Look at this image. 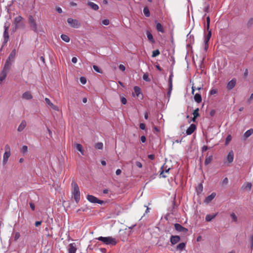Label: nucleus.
Returning <instances> with one entry per match:
<instances>
[{
	"label": "nucleus",
	"mask_w": 253,
	"mask_h": 253,
	"mask_svg": "<svg viewBox=\"0 0 253 253\" xmlns=\"http://www.w3.org/2000/svg\"><path fill=\"white\" fill-rule=\"evenodd\" d=\"M211 36V31H209L207 35L205 37L204 39V43L205 44V50H207L208 48V42Z\"/></svg>",
	"instance_id": "ddd939ff"
},
{
	"label": "nucleus",
	"mask_w": 253,
	"mask_h": 253,
	"mask_svg": "<svg viewBox=\"0 0 253 253\" xmlns=\"http://www.w3.org/2000/svg\"><path fill=\"white\" fill-rule=\"evenodd\" d=\"M139 127H140V128L142 130H144L145 129V125L143 123H140V125H139Z\"/></svg>",
	"instance_id": "4d7b16f0"
},
{
	"label": "nucleus",
	"mask_w": 253,
	"mask_h": 253,
	"mask_svg": "<svg viewBox=\"0 0 253 253\" xmlns=\"http://www.w3.org/2000/svg\"><path fill=\"white\" fill-rule=\"evenodd\" d=\"M217 93V90L215 89H212L210 91V95H214Z\"/></svg>",
	"instance_id": "603ef678"
},
{
	"label": "nucleus",
	"mask_w": 253,
	"mask_h": 253,
	"mask_svg": "<svg viewBox=\"0 0 253 253\" xmlns=\"http://www.w3.org/2000/svg\"><path fill=\"white\" fill-rule=\"evenodd\" d=\"M27 126V123L25 120H23L21 124L19 125L17 130L19 132H21L24 130Z\"/></svg>",
	"instance_id": "a211bd4d"
},
{
	"label": "nucleus",
	"mask_w": 253,
	"mask_h": 253,
	"mask_svg": "<svg viewBox=\"0 0 253 253\" xmlns=\"http://www.w3.org/2000/svg\"><path fill=\"white\" fill-rule=\"evenodd\" d=\"M80 81L83 84H84L86 83V79L85 77H81L80 79Z\"/></svg>",
	"instance_id": "09e8293b"
},
{
	"label": "nucleus",
	"mask_w": 253,
	"mask_h": 253,
	"mask_svg": "<svg viewBox=\"0 0 253 253\" xmlns=\"http://www.w3.org/2000/svg\"><path fill=\"white\" fill-rule=\"evenodd\" d=\"M212 160V155H211V156L207 157L205 161V165H209L210 163H211Z\"/></svg>",
	"instance_id": "2f4dec72"
},
{
	"label": "nucleus",
	"mask_w": 253,
	"mask_h": 253,
	"mask_svg": "<svg viewBox=\"0 0 253 253\" xmlns=\"http://www.w3.org/2000/svg\"><path fill=\"white\" fill-rule=\"evenodd\" d=\"M119 68L122 71H124L126 69L125 66L122 64H120L119 66Z\"/></svg>",
	"instance_id": "6e6d98bb"
},
{
	"label": "nucleus",
	"mask_w": 253,
	"mask_h": 253,
	"mask_svg": "<svg viewBox=\"0 0 253 253\" xmlns=\"http://www.w3.org/2000/svg\"><path fill=\"white\" fill-rule=\"evenodd\" d=\"M173 73L172 72H171L170 75H169V90L167 93V95H170L171 93V90L172 89V77H173Z\"/></svg>",
	"instance_id": "9d476101"
},
{
	"label": "nucleus",
	"mask_w": 253,
	"mask_h": 253,
	"mask_svg": "<svg viewBox=\"0 0 253 253\" xmlns=\"http://www.w3.org/2000/svg\"><path fill=\"white\" fill-rule=\"evenodd\" d=\"M206 20H207V27L206 28H207L208 32H209V31H211V30H210V18L209 16L207 17Z\"/></svg>",
	"instance_id": "e433bc0d"
},
{
	"label": "nucleus",
	"mask_w": 253,
	"mask_h": 253,
	"mask_svg": "<svg viewBox=\"0 0 253 253\" xmlns=\"http://www.w3.org/2000/svg\"><path fill=\"white\" fill-rule=\"evenodd\" d=\"M228 182V179L227 177L225 178L222 182V185H226Z\"/></svg>",
	"instance_id": "864d4df0"
},
{
	"label": "nucleus",
	"mask_w": 253,
	"mask_h": 253,
	"mask_svg": "<svg viewBox=\"0 0 253 253\" xmlns=\"http://www.w3.org/2000/svg\"><path fill=\"white\" fill-rule=\"evenodd\" d=\"M96 239L102 242L104 244L107 245L115 246L117 243L116 239L111 236L105 237L100 236L97 238Z\"/></svg>",
	"instance_id": "f03ea898"
},
{
	"label": "nucleus",
	"mask_w": 253,
	"mask_h": 253,
	"mask_svg": "<svg viewBox=\"0 0 253 253\" xmlns=\"http://www.w3.org/2000/svg\"><path fill=\"white\" fill-rule=\"evenodd\" d=\"M4 31L3 32V38H4V41L3 43L6 44L8 40H9V34H8V29H9V26H6V25L4 26Z\"/></svg>",
	"instance_id": "1a4fd4ad"
},
{
	"label": "nucleus",
	"mask_w": 253,
	"mask_h": 253,
	"mask_svg": "<svg viewBox=\"0 0 253 253\" xmlns=\"http://www.w3.org/2000/svg\"><path fill=\"white\" fill-rule=\"evenodd\" d=\"M143 13H144V15L146 17H149L150 16V11H149V9H148V8L147 7H145L143 8Z\"/></svg>",
	"instance_id": "c756f323"
},
{
	"label": "nucleus",
	"mask_w": 253,
	"mask_h": 253,
	"mask_svg": "<svg viewBox=\"0 0 253 253\" xmlns=\"http://www.w3.org/2000/svg\"><path fill=\"white\" fill-rule=\"evenodd\" d=\"M148 157L149 159L153 160L155 159V156L154 154H150L148 156Z\"/></svg>",
	"instance_id": "13d9d810"
},
{
	"label": "nucleus",
	"mask_w": 253,
	"mask_h": 253,
	"mask_svg": "<svg viewBox=\"0 0 253 253\" xmlns=\"http://www.w3.org/2000/svg\"><path fill=\"white\" fill-rule=\"evenodd\" d=\"M30 208H31V209L33 210V211H34L35 209V205L34 203H30Z\"/></svg>",
	"instance_id": "e2e57ef3"
},
{
	"label": "nucleus",
	"mask_w": 253,
	"mask_h": 253,
	"mask_svg": "<svg viewBox=\"0 0 253 253\" xmlns=\"http://www.w3.org/2000/svg\"><path fill=\"white\" fill-rule=\"evenodd\" d=\"M86 198L88 201L92 203H98L99 204H102L104 203L103 201L98 199L93 195H88Z\"/></svg>",
	"instance_id": "6e6552de"
},
{
	"label": "nucleus",
	"mask_w": 253,
	"mask_h": 253,
	"mask_svg": "<svg viewBox=\"0 0 253 253\" xmlns=\"http://www.w3.org/2000/svg\"><path fill=\"white\" fill-rule=\"evenodd\" d=\"M227 160L229 163H232L234 160V153L232 151H230L227 157Z\"/></svg>",
	"instance_id": "b1692460"
},
{
	"label": "nucleus",
	"mask_w": 253,
	"mask_h": 253,
	"mask_svg": "<svg viewBox=\"0 0 253 253\" xmlns=\"http://www.w3.org/2000/svg\"><path fill=\"white\" fill-rule=\"evenodd\" d=\"M217 214H207L206 216V220L207 221H211L212 219H213L216 216Z\"/></svg>",
	"instance_id": "cd10ccee"
},
{
	"label": "nucleus",
	"mask_w": 253,
	"mask_h": 253,
	"mask_svg": "<svg viewBox=\"0 0 253 253\" xmlns=\"http://www.w3.org/2000/svg\"><path fill=\"white\" fill-rule=\"evenodd\" d=\"M95 148L97 149L102 150L103 148V144L102 142H98L95 144Z\"/></svg>",
	"instance_id": "72a5a7b5"
},
{
	"label": "nucleus",
	"mask_w": 253,
	"mask_h": 253,
	"mask_svg": "<svg viewBox=\"0 0 253 253\" xmlns=\"http://www.w3.org/2000/svg\"><path fill=\"white\" fill-rule=\"evenodd\" d=\"M88 5L92 9L97 10L99 9V6L97 4L94 3L93 2L89 1L87 3Z\"/></svg>",
	"instance_id": "a878e982"
},
{
	"label": "nucleus",
	"mask_w": 253,
	"mask_h": 253,
	"mask_svg": "<svg viewBox=\"0 0 253 253\" xmlns=\"http://www.w3.org/2000/svg\"><path fill=\"white\" fill-rule=\"evenodd\" d=\"M143 79L148 82H150L151 81V80L150 78L149 77V76L147 74H144L143 76Z\"/></svg>",
	"instance_id": "ea45409f"
},
{
	"label": "nucleus",
	"mask_w": 253,
	"mask_h": 253,
	"mask_svg": "<svg viewBox=\"0 0 253 253\" xmlns=\"http://www.w3.org/2000/svg\"><path fill=\"white\" fill-rule=\"evenodd\" d=\"M140 139L142 143L145 142V141L146 140V137L144 135L141 136Z\"/></svg>",
	"instance_id": "680f3d73"
},
{
	"label": "nucleus",
	"mask_w": 253,
	"mask_h": 253,
	"mask_svg": "<svg viewBox=\"0 0 253 253\" xmlns=\"http://www.w3.org/2000/svg\"><path fill=\"white\" fill-rule=\"evenodd\" d=\"M196 128V126L194 124H191L186 130V134L190 135L193 133Z\"/></svg>",
	"instance_id": "f3484780"
},
{
	"label": "nucleus",
	"mask_w": 253,
	"mask_h": 253,
	"mask_svg": "<svg viewBox=\"0 0 253 253\" xmlns=\"http://www.w3.org/2000/svg\"><path fill=\"white\" fill-rule=\"evenodd\" d=\"M77 58L75 57H74L72 59V62L74 63H76L77 62Z\"/></svg>",
	"instance_id": "774afa93"
},
{
	"label": "nucleus",
	"mask_w": 253,
	"mask_h": 253,
	"mask_svg": "<svg viewBox=\"0 0 253 253\" xmlns=\"http://www.w3.org/2000/svg\"><path fill=\"white\" fill-rule=\"evenodd\" d=\"M109 20L108 19H104L102 21V24L104 25H108L109 24Z\"/></svg>",
	"instance_id": "3c124183"
},
{
	"label": "nucleus",
	"mask_w": 253,
	"mask_h": 253,
	"mask_svg": "<svg viewBox=\"0 0 253 253\" xmlns=\"http://www.w3.org/2000/svg\"><path fill=\"white\" fill-rule=\"evenodd\" d=\"M247 24L248 27H251L253 25V18H251L249 19Z\"/></svg>",
	"instance_id": "c03bdc74"
},
{
	"label": "nucleus",
	"mask_w": 253,
	"mask_h": 253,
	"mask_svg": "<svg viewBox=\"0 0 253 253\" xmlns=\"http://www.w3.org/2000/svg\"><path fill=\"white\" fill-rule=\"evenodd\" d=\"M174 227L176 231L179 232L186 233L188 229L178 223L174 224Z\"/></svg>",
	"instance_id": "9b49d317"
},
{
	"label": "nucleus",
	"mask_w": 253,
	"mask_h": 253,
	"mask_svg": "<svg viewBox=\"0 0 253 253\" xmlns=\"http://www.w3.org/2000/svg\"><path fill=\"white\" fill-rule=\"evenodd\" d=\"M135 165L137 167L139 168H141L142 167V165L140 162H136L135 163Z\"/></svg>",
	"instance_id": "bf43d9fd"
},
{
	"label": "nucleus",
	"mask_w": 253,
	"mask_h": 253,
	"mask_svg": "<svg viewBox=\"0 0 253 253\" xmlns=\"http://www.w3.org/2000/svg\"><path fill=\"white\" fill-rule=\"evenodd\" d=\"M185 247V244L184 243H181L179 244H178L177 246V250L182 251L183 249H184Z\"/></svg>",
	"instance_id": "f704fd0d"
},
{
	"label": "nucleus",
	"mask_w": 253,
	"mask_h": 253,
	"mask_svg": "<svg viewBox=\"0 0 253 253\" xmlns=\"http://www.w3.org/2000/svg\"><path fill=\"white\" fill-rule=\"evenodd\" d=\"M253 133V129H250L248 130L245 132V133L243 135V137L244 139H247L249 136H250Z\"/></svg>",
	"instance_id": "393cba45"
},
{
	"label": "nucleus",
	"mask_w": 253,
	"mask_h": 253,
	"mask_svg": "<svg viewBox=\"0 0 253 253\" xmlns=\"http://www.w3.org/2000/svg\"><path fill=\"white\" fill-rule=\"evenodd\" d=\"M13 24L14 25V31H16L18 29H23L25 27L24 19L20 15L14 18Z\"/></svg>",
	"instance_id": "f257e3e1"
},
{
	"label": "nucleus",
	"mask_w": 253,
	"mask_h": 253,
	"mask_svg": "<svg viewBox=\"0 0 253 253\" xmlns=\"http://www.w3.org/2000/svg\"><path fill=\"white\" fill-rule=\"evenodd\" d=\"M199 111V108H196L195 110H194V111L193 112V115L195 117V118H197L200 116Z\"/></svg>",
	"instance_id": "4c0bfd02"
},
{
	"label": "nucleus",
	"mask_w": 253,
	"mask_h": 253,
	"mask_svg": "<svg viewBox=\"0 0 253 253\" xmlns=\"http://www.w3.org/2000/svg\"><path fill=\"white\" fill-rule=\"evenodd\" d=\"M231 139H232V136L230 134H229L226 138L225 144L226 145H228L229 144V143L230 142V141L231 140Z\"/></svg>",
	"instance_id": "58836bf2"
},
{
	"label": "nucleus",
	"mask_w": 253,
	"mask_h": 253,
	"mask_svg": "<svg viewBox=\"0 0 253 253\" xmlns=\"http://www.w3.org/2000/svg\"><path fill=\"white\" fill-rule=\"evenodd\" d=\"M4 149H5V152H4V153L3 154V165H5L7 163V162L8 161V159L10 157V155H11L10 148V146L8 144H6L5 146Z\"/></svg>",
	"instance_id": "39448f33"
},
{
	"label": "nucleus",
	"mask_w": 253,
	"mask_h": 253,
	"mask_svg": "<svg viewBox=\"0 0 253 253\" xmlns=\"http://www.w3.org/2000/svg\"><path fill=\"white\" fill-rule=\"evenodd\" d=\"M20 237V234L19 232H17L14 234V240L16 241Z\"/></svg>",
	"instance_id": "a18cd8bd"
},
{
	"label": "nucleus",
	"mask_w": 253,
	"mask_h": 253,
	"mask_svg": "<svg viewBox=\"0 0 253 253\" xmlns=\"http://www.w3.org/2000/svg\"><path fill=\"white\" fill-rule=\"evenodd\" d=\"M146 34L148 39L150 42L154 43L155 42V41L154 40L153 35L149 31H147Z\"/></svg>",
	"instance_id": "473e14b6"
},
{
	"label": "nucleus",
	"mask_w": 253,
	"mask_h": 253,
	"mask_svg": "<svg viewBox=\"0 0 253 253\" xmlns=\"http://www.w3.org/2000/svg\"><path fill=\"white\" fill-rule=\"evenodd\" d=\"M7 72L2 71L0 76V81L2 82L6 77Z\"/></svg>",
	"instance_id": "c85d7f7f"
},
{
	"label": "nucleus",
	"mask_w": 253,
	"mask_h": 253,
	"mask_svg": "<svg viewBox=\"0 0 253 253\" xmlns=\"http://www.w3.org/2000/svg\"><path fill=\"white\" fill-rule=\"evenodd\" d=\"M194 100L197 103H200L202 101L201 96H194Z\"/></svg>",
	"instance_id": "79ce46f5"
},
{
	"label": "nucleus",
	"mask_w": 253,
	"mask_h": 253,
	"mask_svg": "<svg viewBox=\"0 0 253 253\" xmlns=\"http://www.w3.org/2000/svg\"><path fill=\"white\" fill-rule=\"evenodd\" d=\"M77 251L76 244L75 243L70 244L68 248L69 253H76Z\"/></svg>",
	"instance_id": "dca6fc26"
},
{
	"label": "nucleus",
	"mask_w": 253,
	"mask_h": 253,
	"mask_svg": "<svg viewBox=\"0 0 253 253\" xmlns=\"http://www.w3.org/2000/svg\"><path fill=\"white\" fill-rule=\"evenodd\" d=\"M45 101L46 103L47 104H48L52 109H53V110H56V111L58 110V107L57 106L54 105L53 103H52L48 98H45Z\"/></svg>",
	"instance_id": "412c9836"
},
{
	"label": "nucleus",
	"mask_w": 253,
	"mask_h": 253,
	"mask_svg": "<svg viewBox=\"0 0 253 253\" xmlns=\"http://www.w3.org/2000/svg\"><path fill=\"white\" fill-rule=\"evenodd\" d=\"M249 241H250V242L251 243V249H253V234H252L250 237V239H249Z\"/></svg>",
	"instance_id": "8fccbe9b"
},
{
	"label": "nucleus",
	"mask_w": 253,
	"mask_h": 253,
	"mask_svg": "<svg viewBox=\"0 0 253 253\" xmlns=\"http://www.w3.org/2000/svg\"><path fill=\"white\" fill-rule=\"evenodd\" d=\"M93 68L97 73H102V71L96 65H93Z\"/></svg>",
	"instance_id": "49530a36"
},
{
	"label": "nucleus",
	"mask_w": 253,
	"mask_h": 253,
	"mask_svg": "<svg viewBox=\"0 0 253 253\" xmlns=\"http://www.w3.org/2000/svg\"><path fill=\"white\" fill-rule=\"evenodd\" d=\"M204 90V88L201 86H196L195 85H193L192 87V92L193 95H201L203 93L202 91Z\"/></svg>",
	"instance_id": "0eeeda50"
},
{
	"label": "nucleus",
	"mask_w": 253,
	"mask_h": 253,
	"mask_svg": "<svg viewBox=\"0 0 253 253\" xmlns=\"http://www.w3.org/2000/svg\"><path fill=\"white\" fill-rule=\"evenodd\" d=\"M56 10L59 13H61L62 12V9H61V8H60L59 7H56Z\"/></svg>",
	"instance_id": "0e129e2a"
},
{
	"label": "nucleus",
	"mask_w": 253,
	"mask_h": 253,
	"mask_svg": "<svg viewBox=\"0 0 253 253\" xmlns=\"http://www.w3.org/2000/svg\"><path fill=\"white\" fill-rule=\"evenodd\" d=\"M76 149L80 151L82 154H84V151L83 150V147L80 144H76Z\"/></svg>",
	"instance_id": "c9c22d12"
},
{
	"label": "nucleus",
	"mask_w": 253,
	"mask_h": 253,
	"mask_svg": "<svg viewBox=\"0 0 253 253\" xmlns=\"http://www.w3.org/2000/svg\"><path fill=\"white\" fill-rule=\"evenodd\" d=\"M231 217L233 220V221L234 222H237V220H238V218L237 217V216L236 215V214L234 213H232L231 214Z\"/></svg>",
	"instance_id": "de8ad7c7"
},
{
	"label": "nucleus",
	"mask_w": 253,
	"mask_h": 253,
	"mask_svg": "<svg viewBox=\"0 0 253 253\" xmlns=\"http://www.w3.org/2000/svg\"><path fill=\"white\" fill-rule=\"evenodd\" d=\"M156 29L158 32H160L162 33H164L165 32V30L163 26L160 23H156Z\"/></svg>",
	"instance_id": "bb28decb"
},
{
	"label": "nucleus",
	"mask_w": 253,
	"mask_h": 253,
	"mask_svg": "<svg viewBox=\"0 0 253 253\" xmlns=\"http://www.w3.org/2000/svg\"><path fill=\"white\" fill-rule=\"evenodd\" d=\"M134 89L136 95H139L141 93V89L138 86H135Z\"/></svg>",
	"instance_id": "37998d69"
},
{
	"label": "nucleus",
	"mask_w": 253,
	"mask_h": 253,
	"mask_svg": "<svg viewBox=\"0 0 253 253\" xmlns=\"http://www.w3.org/2000/svg\"><path fill=\"white\" fill-rule=\"evenodd\" d=\"M72 194L74 196V198L75 201L77 203H78L80 200V192L79 190V187L77 184V183L73 181L72 182Z\"/></svg>",
	"instance_id": "7ed1b4c3"
},
{
	"label": "nucleus",
	"mask_w": 253,
	"mask_h": 253,
	"mask_svg": "<svg viewBox=\"0 0 253 253\" xmlns=\"http://www.w3.org/2000/svg\"><path fill=\"white\" fill-rule=\"evenodd\" d=\"M160 54V51L158 49H156L153 51L152 56L153 57H156L157 56L159 55Z\"/></svg>",
	"instance_id": "a19ab883"
},
{
	"label": "nucleus",
	"mask_w": 253,
	"mask_h": 253,
	"mask_svg": "<svg viewBox=\"0 0 253 253\" xmlns=\"http://www.w3.org/2000/svg\"><path fill=\"white\" fill-rule=\"evenodd\" d=\"M208 149V147L207 146H204L203 147H202V151L203 152L207 151V150Z\"/></svg>",
	"instance_id": "338daca9"
},
{
	"label": "nucleus",
	"mask_w": 253,
	"mask_h": 253,
	"mask_svg": "<svg viewBox=\"0 0 253 253\" xmlns=\"http://www.w3.org/2000/svg\"><path fill=\"white\" fill-rule=\"evenodd\" d=\"M180 240V237L179 236H173L170 237V241L172 245H174L177 244Z\"/></svg>",
	"instance_id": "4468645a"
},
{
	"label": "nucleus",
	"mask_w": 253,
	"mask_h": 253,
	"mask_svg": "<svg viewBox=\"0 0 253 253\" xmlns=\"http://www.w3.org/2000/svg\"><path fill=\"white\" fill-rule=\"evenodd\" d=\"M42 223V221H36L35 222V226H37V227H38V226H39L40 225H41Z\"/></svg>",
	"instance_id": "69168bd1"
},
{
	"label": "nucleus",
	"mask_w": 253,
	"mask_h": 253,
	"mask_svg": "<svg viewBox=\"0 0 253 253\" xmlns=\"http://www.w3.org/2000/svg\"><path fill=\"white\" fill-rule=\"evenodd\" d=\"M67 22L73 28H78L81 26L80 23L77 20L71 18H68Z\"/></svg>",
	"instance_id": "423d86ee"
},
{
	"label": "nucleus",
	"mask_w": 253,
	"mask_h": 253,
	"mask_svg": "<svg viewBox=\"0 0 253 253\" xmlns=\"http://www.w3.org/2000/svg\"><path fill=\"white\" fill-rule=\"evenodd\" d=\"M13 62L11 61L6 60L2 71L8 72L11 68V65Z\"/></svg>",
	"instance_id": "f8f14e48"
},
{
	"label": "nucleus",
	"mask_w": 253,
	"mask_h": 253,
	"mask_svg": "<svg viewBox=\"0 0 253 253\" xmlns=\"http://www.w3.org/2000/svg\"><path fill=\"white\" fill-rule=\"evenodd\" d=\"M121 102H122V104H126L127 102V101H126V98L122 97L121 98Z\"/></svg>",
	"instance_id": "052dcab7"
},
{
	"label": "nucleus",
	"mask_w": 253,
	"mask_h": 253,
	"mask_svg": "<svg viewBox=\"0 0 253 253\" xmlns=\"http://www.w3.org/2000/svg\"><path fill=\"white\" fill-rule=\"evenodd\" d=\"M161 172L160 174V177H163V178H166L167 177V175H166L165 174L166 173H169V170H170V169L169 168L168 169H166L165 170L164 169V167H162L161 168Z\"/></svg>",
	"instance_id": "4be33fe9"
},
{
	"label": "nucleus",
	"mask_w": 253,
	"mask_h": 253,
	"mask_svg": "<svg viewBox=\"0 0 253 253\" xmlns=\"http://www.w3.org/2000/svg\"><path fill=\"white\" fill-rule=\"evenodd\" d=\"M28 150V147L27 146H23L22 148V152L23 153H26Z\"/></svg>",
	"instance_id": "5fc2aeb1"
},
{
	"label": "nucleus",
	"mask_w": 253,
	"mask_h": 253,
	"mask_svg": "<svg viewBox=\"0 0 253 253\" xmlns=\"http://www.w3.org/2000/svg\"><path fill=\"white\" fill-rule=\"evenodd\" d=\"M29 23L30 25L31 29L36 33H38L37 24L34 18L32 15L28 17Z\"/></svg>",
	"instance_id": "20e7f679"
},
{
	"label": "nucleus",
	"mask_w": 253,
	"mask_h": 253,
	"mask_svg": "<svg viewBox=\"0 0 253 253\" xmlns=\"http://www.w3.org/2000/svg\"><path fill=\"white\" fill-rule=\"evenodd\" d=\"M252 184L251 182H246L242 186V188L244 190L250 191L252 188Z\"/></svg>",
	"instance_id": "5701e85b"
},
{
	"label": "nucleus",
	"mask_w": 253,
	"mask_h": 253,
	"mask_svg": "<svg viewBox=\"0 0 253 253\" xmlns=\"http://www.w3.org/2000/svg\"><path fill=\"white\" fill-rule=\"evenodd\" d=\"M215 193H212L210 195L208 196L206 198L205 200V202L206 203H209L215 198Z\"/></svg>",
	"instance_id": "6ab92c4d"
},
{
	"label": "nucleus",
	"mask_w": 253,
	"mask_h": 253,
	"mask_svg": "<svg viewBox=\"0 0 253 253\" xmlns=\"http://www.w3.org/2000/svg\"><path fill=\"white\" fill-rule=\"evenodd\" d=\"M16 54V50L15 49H13L10 52V53L7 59L8 61H11L14 62V61L15 60Z\"/></svg>",
	"instance_id": "2eb2a0df"
},
{
	"label": "nucleus",
	"mask_w": 253,
	"mask_h": 253,
	"mask_svg": "<svg viewBox=\"0 0 253 253\" xmlns=\"http://www.w3.org/2000/svg\"><path fill=\"white\" fill-rule=\"evenodd\" d=\"M61 39L66 42H68L70 41V38L66 35L62 34L61 35Z\"/></svg>",
	"instance_id": "7c9ffc66"
},
{
	"label": "nucleus",
	"mask_w": 253,
	"mask_h": 253,
	"mask_svg": "<svg viewBox=\"0 0 253 253\" xmlns=\"http://www.w3.org/2000/svg\"><path fill=\"white\" fill-rule=\"evenodd\" d=\"M236 82L235 79H232L228 83L227 88L229 90L232 89L235 86Z\"/></svg>",
	"instance_id": "aec40b11"
}]
</instances>
